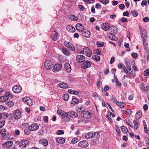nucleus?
<instances>
[{
  "label": "nucleus",
  "instance_id": "obj_1",
  "mask_svg": "<svg viewBox=\"0 0 149 149\" xmlns=\"http://www.w3.org/2000/svg\"><path fill=\"white\" fill-rule=\"evenodd\" d=\"M100 134L99 132H88L85 134V137L86 139L94 138L96 136Z\"/></svg>",
  "mask_w": 149,
  "mask_h": 149
},
{
  "label": "nucleus",
  "instance_id": "obj_2",
  "mask_svg": "<svg viewBox=\"0 0 149 149\" xmlns=\"http://www.w3.org/2000/svg\"><path fill=\"white\" fill-rule=\"evenodd\" d=\"M53 63L49 60H47L45 62V68L47 70H51L54 66Z\"/></svg>",
  "mask_w": 149,
  "mask_h": 149
},
{
  "label": "nucleus",
  "instance_id": "obj_3",
  "mask_svg": "<svg viewBox=\"0 0 149 149\" xmlns=\"http://www.w3.org/2000/svg\"><path fill=\"white\" fill-rule=\"evenodd\" d=\"M100 137V135L98 134L97 136H95L94 137V138H93L91 141L90 142V144L91 146H94L97 144V142L98 141Z\"/></svg>",
  "mask_w": 149,
  "mask_h": 149
},
{
  "label": "nucleus",
  "instance_id": "obj_4",
  "mask_svg": "<svg viewBox=\"0 0 149 149\" xmlns=\"http://www.w3.org/2000/svg\"><path fill=\"white\" fill-rule=\"evenodd\" d=\"M13 91L15 93H20L22 90L21 86L19 85H16L14 86L13 88Z\"/></svg>",
  "mask_w": 149,
  "mask_h": 149
},
{
  "label": "nucleus",
  "instance_id": "obj_5",
  "mask_svg": "<svg viewBox=\"0 0 149 149\" xmlns=\"http://www.w3.org/2000/svg\"><path fill=\"white\" fill-rule=\"evenodd\" d=\"M91 115L90 112L87 111H85L81 112V116L85 118H90Z\"/></svg>",
  "mask_w": 149,
  "mask_h": 149
},
{
  "label": "nucleus",
  "instance_id": "obj_6",
  "mask_svg": "<svg viewBox=\"0 0 149 149\" xmlns=\"http://www.w3.org/2000/svg\"><path fill=\"white\" fill-rule=\"evenodd\" d=\"M76 59L77 62L82 63L85 61V57L82 55H78L76 56Z\"/></svg>",
  "mask_w": 149,
  "mask_h": 149
},
{
  "label": "nucleus",
  "instance_id": "obj_7",
  "mask_svg": "<svg viewBox=\"0 0 149 149\" xmlns=\"http://www.w3.org/2000/svg\"><path fill=\"white\" fill-rule=\"evenodd\" d=\"M53 67V71L54 72H58L61 70L62 65L61 63L56 64L54 65Z\"/></svg>",
  "mask_w": 149,
  "mask_h": 149
},
{
  "label": "nucleus",
  "instance_id": "obj_8",
  "mask_svg": "<svg viewBox=\"0 0 149 149\" xmlns=\"http://www.w3.org/2000/svg\"><path fill=\"white\" fill-rule=\"evenodd\" d=\"M81 64V66L83 69H86L89 67L91 65V63L89 61H84Z\"/></svg>",
  "mask_w": 149,
  "mask_h": 149
},
{
  "label": "nucleus",
  "instance_id": "obj_9",
  "mask_svg": "<svg viewBox=\"0 0 149 149\" xmlns=\"http://www.w3.org/2000/svg\"><path fill=\"white\" fill-rule=\"evenodd\" d=\"M21 116V113L20 111L19 110H15L13 113V117L15 119H19Z\"/></svg>",
  "mask_w": 149,
  "mask_h": 149
},
{
  "label": "nucleus",
  "instance_id": "obj_10",
  "mask_svg": "<svg viewBox=\"0 0 149 149\" xmlns=\"http://www.w3.org/2000/svg\"><path fill=\"white\" fill-rule=\"evenodd\" d=\"M28 141L27 140H22L19 142V145L20 148H24L28 144Z\"/></svg>",
  "mask_w": 149,
  "mask_h": 149
},
{
  "label": "nucleus",
  "instance_id": "obj_11",
  "mask_svg": "<svg viewBox=\"0 0 149 149\" xmlns=\"http://www.w3.org/2000/svg\"><path fill=\"white\" fill-rule=\"evenodd\" d=\"M76 28L77 31L81 32L85 29L84 26L80 23H77L76 24Z\"/></svg>",
  "mask_w": 149,
  "mask_h": 149
},
{
  "label": "nucleus",
  "instance_id": "obj_12",
  "mask_svg": "<svg viewBox=\"0 0 149 149\" xmlns=\"http://www.w3.org/2000/svg\"><path fill=\"white\" fill-rule=\"evenodd\" d=\"M28 129L31 131H35L39 128V126L38 125L35 124H33L28 127Z\"/></svg>",
  "mask_w": 149,
  "mask_h": 149
},
{
  "label": "nucleus",
  "instance_id": "obj_13",
  "mask_svg": "<svg viewBox=\"0 0 149 149\" xmlns=\"http://www.w3.org/2000/svg\"><path fill=\"white\" fill-rule=\"evenodd\" d=\"M67 115L68 117L73 118H77L78 116V114L77 113L74 111H71L68 112Z\"/></svg>",
  "mask_w": 149,
  "mask_h": 149
},
{
  "label": "nucleus",
  "instance_id": "obj_14",
  "mask_svg": "<svg viewBox=\"0 0 149 149\" xmlns=\"http://www.w3.org/2000/svg\"><path fill=\"white\" fill-rule=\"evenodd\" d=\"M88 143L87 141H83L80 142L78 143V146L82 148L86 147L88 146Z\"/></svg>",
  "mask_w": 149,
  "mask_h": 149
},
{
  "label": "nucleus",
  "instance_id": "obj_15",
  "mask_svg": "<svg viewBox=\"0 0 149 149\" xmlns=\"http://www.w3.org/2000/svg\"><path fill=\"white\" fill-rule=\"evenodd\" d=\"M82 35L86 38H88L90 36L91 33L90 32L86 29H85L81 32Z\"/></svg>",
  "mask_w": 149,
  "mask_h": 149
},
{
  "label": "nucleus",
  "instance_id": "obj_16",
  "mask_svg": "<svg viewBox=\"0 0 149 149\" xmlns=\"http://www.w3.org/2000/svg\"><path fill=\"white\" fill-rule=\"evenodd\" d=\"M61 51L63 54L67 56H69L70 55V52L69 50L65 47H63Z\"/></svg>",
  "mask_w": 149,
  "mask_h": 149
},
{
  "label": "nucleus",
  "instance_id": "obj_17",
  "mask_svg": "<svg viewBox=\"0 0 149 149\" xmlns=\"http://www.w3.org/2000/svg\"><path fill=\"white\" fill-rule=\"evenodd\" d=\"M101 27L104 30L107 31L109 29L110 27V25L108 23H105L102 24Z\"/></svg>",
  "mask_w": 149,
  "mask_h": 149
},
{
  "label": "nucleus",
  "instance_id": "obj_18",
  "mask_svg": "<svg viewBox=\"0 0 149 149\" xmlns=\"http://www.w3.org/2000/svg\"><path fill=\"white\" fill-rule=\"evenodd\" d=\"M84 50L87 56L90 57L91 56L92 53V52L88 47H85L84 48Z\"/></svg>",
  "mask_w": 149,
  "mask_h": 149
},
{
  "label": "nucleus",
  "instance_id": "obj_19",
  "mask_svg": "<svg viewBox=\"0 0 149 149\" xmlns=\"http://www.w3.org/2000/svg\"><path fill=\"white\" fill-rule=\"evenodd\" d=\"M13 144V142L12 141H9L4 143L3 145V146L4 148L10 147L12 146Z\"/></svg>",
  "mask_w": 149,
  "mask_h": 149
},
{
  "label": "nucleus",
  "instance_id": "obj_20",
  "mask_svg": "<svg viewBox=\"0 0 149 149\" xmlns=\"http://www.w3.org/2000/svg\"><path fill=\"white\" fill-rule=\"evenodd\" d=\"M57 112L59 115H60L62 116L65 117H68V115H67L68 112L66 113L64 111H63L59 109L57 110Z\"/></svg>",
  "mask_w": 149,
  "mask_h": 149
},
{
  "label": "nucleus",
  "instance_id": "obj_21",
  "mask_svg": "<svg viewBox=\"0 0 149 149\" xmlns=\"http://www.w3.org/2000/svg\"><path fill=\"white\" fill-rule=\"evenodd\" d=\"M64 68L65 70H66L68 72H70L71 70V66L68 63H65L64 65Z\"/></svg>",
  "mask_w": 149,
  "mask_h": 149
},
{
  "label": "nucleus",
  "instance_id": "obj_22",
  "mask_svg": "<svg viewBox=\"0 0 149 149\" xmlns=\"http://www.w3.org/2000/svg\"><path fill=\"white\" fill-rule=\"evenodd\" d=\"M66 28L68 31L70 32H73L75 31V28L72 25H68L66 27Z\"/></svg>",
  "mask_w": 149,
  "mask_h": 149
},
{
  "label": "nucleus",
  "instance_id": "obj_23",
  "mask_svg": "<svg viewBox=\"0 0 149 149\" xmlns=\"http://www.w3.org/2000/svg\"><path fill=\"white\" fill-rule=\"evenodd\" d=\"M143 31H141V38L143 41H146L147 40V35L146 33H144Z\"/></svg>",
  "mask_w": 149,
  "mask_h": 149
},
{
  "label": "nucleus",
  "instance_id": "obj_24",
  "mask_svg": "<svg viewBox=\"0 0 149 149\" xmlns=\"http://www.w3.org/2000/svg\"><path fill=\"white\" fill-rule=\"evenodd\" d=\"M139 119L136 118L133 121V123L134 125V127L135 128V129H137L139 127Z\"/></svg>",
  "mask_w": 149,
  "mask_h": 149
},
{
  "label": "nucleus",
  "instance_id": "obj_25",
  "mask_svg": "<svg viewBox=\"0 0 149 149\" xmlns=\"http://www.w3.org/2000/svg\"><path fill=\"white\" fill-rule=\"evenodd\" d=\"M39 142L40 144H42L45 146H47L48 144L47 141L44 139H41L40 140Z\"/></svg>",
  "mask_w": 149,
  "mask_h": 149
},
{
  "label": "nucleus",
  "instance_id": "obj_26",
  "mask_svg": "<svg viewBox=\"0 0 149 149\" xmlns=\"http://www.w3.org/2000/svg\"><path fill=\"white\" fill-rule=\"evenodd\" d=\"M58 86L61 88L65 89L68 87V85L64 82H61L58 84Z\"/></svg>",
  "mask_w": 149,
  "mask_h": 149
},
{
  "label": "nucleus",
  "instance_id": "obj_27",
  "mask_svg": "<svg viewBox=\"0 0 149 149\" xmlns=\"http://www.w3.org/2000/svg\"><path fill=\"white\" fill-rule=\"evenodd\" d=\"M52 37L53 41H55L57 39L58 33L55 31L52 32Z\"/></svg>",
  "mask_w": 149,
  "mask_h": 149
},
{
  "label": "nucleus",
  "instance_id": "obj_28",
  "mask_svg": "<svg viewBox=\"0 0 149 149\" xmlns=\"http://www.w3.org/2000/svg\"><path fill=\"white\" fill-rule=\"evenodd\" d=\"M56 141L59 144H63L65 142V139L63 138L58 137L56 139Z\"/></svg>",
  "mask_w": 149,
  "mask_h": 149
},
{
  "label": "nucleus",
  "instance_id": "obj_29",
  "mask_svg": "<svg viewBox=\"0 0 149 149\" xmlns=\"http://www.w3.org/2000/svg\"><path fill=\"white\" fill-rule=\"evenodd\" d=\"M9 97L5 95L1 96L0 97V102H4L7 100Z\"/></svg>",
  "mask_w": 149,
  "mask_h": 149
},
{
  "label": "nucleus",
  "instance_id": "obj_30",
  "mask_svg": "<svg viewBox=\"0 0 149 149\" xmlns=\"http://www.w3.org/2000/svg\"><path fill=\"white\" fill-rule=\"evenodd\" d=\"M140 88L142 91V92L145 93H147V90L146 89L144 85L141 84L140 85Z\"/></svg>",
  "mask_w": 149,
  "mask_h": 149
},
{
  "label": "nucleus",
  "instance_id": "obj_31",
  "mask_svg": "<svg viewBox=\"0 0 149 149\" xmlns=\"http://www.w3.org/2000/svg\"><path fill=\"white\" fill-rule=\"evenodd\" d=\"M142 115V113L141 111H137V112L136 113L135 115V117L136 118H137L138 119H140Z\"/></svg>",
  "mask_w": 149,
  "mask_h": 149
},
{
  "label": "nucleus",
  "instance_id": "obj_32",
  "mask_svg": "<svg viewBox=\"0 0 149 149\" xmlns=\"http://www.w3.org/2000/svg\"><path fill=\"white\" fill-rule=\"evenodd\" d=\"M117 105L120 108H123L126 105V104L124 102H118L117 103Z\"/></svg>",
  "mask_w": 149,
  "mask_h": 149
},
{
  "label": "nucleus",
  "instance_id": "obj_33",
  "mask_svg": "<svg viewBox=\"0 0 149 149\" xmlns=\"http://www.w3.org/2000/svg\"><path fill=\"white\" fill-rule=\"evenodd\" d=\"M144 131L145 133H147L149 135V130L148 131L147 127V125L146 123L145 120L143 121Z\"/></svg>",
  "mask_w": 149,
  "mask_h": 149
},
{
  "label": "nucleus",
  "instance_id": "obj_34",
  "mask_svg": "<svg viewBox=\"0 0 149 149\" xmlns=\"http://www.w3.org/2000/svg\"><path fill=\"white\" fill-rule=\"evenodd\" d=\"M122 132L123 133H127L128 132L127 128L124 126H122L121 127Z\"/></svg>",
  "mask_w": 149,
  "mask_h": 149
},
{
  "label": "nucleus",
  "instance_id": "obj_35",
  "mask_svg": "<svg viewBox=\"0 0 149 149\" xmlns=\"http://www.w3.org/2000/svg\"><path fill=\"white\" fill-rule=\"evenodd\" d=\"M69 93L74 95H78L79 94V92L76 91L72 90L71 89L68 90V91Z\"/></svg>",
  "mask_w": 149,
  "mask_h": 149
},
{
  "label": "nucleus",
  "instance_id": "obj_36",
  "mask_svg": "<svg viewBox=\"0 0 149 149\" xmlns=\"http://www.w3.org/2000/svg\"><path fill=\"white\" fill-rule=\"evenodd\" d=\"M115 33H110L109 35L110 39L112 40H115Z\"/></svg>",
  "mask_w": 149,
  "mask_h": 149
},
{
  "label": "nucleus",
  "instance_id": "obj_37",
  "mask_svg": "<svg viewBox=\"0 0 149 149\" xmlns=\"http://www.w3.org/2000/svg\"><path fill=\"white\" fill-rule=\"evenodd\" d=\"M78 100L76 98H74L72 99V101L71 102V104H73V105H74L78 103Z\"/></svg>",
  "mask_w": 149,
  "mask_h": 149
},
{
  "label": "nucleus",
  "instance_id": "obj_38",
  "mask_svg": "<svg viewBox=\"0 0 149 149\" xmlns=\"http://www.w3.org/2000/svg\"><path fill=\"white\" fill-rule=\"evenodd\" d=\"M69 96L67 94H64L63 96V97L64 100L67 101L68 100Z\"/></svg>",
  "mask_w": 149,
  "mask_h": 149
},
{
  "label": "nucleus",
  "instance_id": "obj_39",
  "mask_svg": "<svg viewBox=\"0 0 149 149\" xmlns=\"http://www.w3.org/2000/svg\"><path fill=\"white\" fill-rule=\"evenodd\" d=\"M64 45L68 48H69L72 45L70 42L65 41L64 42Z\"/></svg>",
  "mask_w": 149,
  "mask_h": 149
},
{
  "label": "nucleus",
  "instance_id": "obj_40",
  "mask_svg": "<svg viewBox=\"0 0 149 149\" xmlns=\"http://www.w3.org/2000/svg\"><path fill=\"white\" fill-rule=\"evenodd\" d=\"M92 58L93 60L96 61H99L100 59V57L97 55L93 56L92 57Z\"/></svg>",
  "mask_w": 149,
  "mask_h": 149
},
{
  "label": "nucleus",
  "instance_id": "obj_41",
  "mask_svg": "<svg viewBox=\"0 0 149 149\" xmlns=\"http://www.w3.org/2000/svg\"><path fill=\"white\" fill-rule=\"evenodd\" d=\"M14 104V103L12 101L8 102L6 103V105L9 107H12Z\"/></svg>",
  "mask_w": 149,
  "mask_h": 149
},
{
  "label": "nucleus",
  "instance_id": "obj_42",
  "mask_svg": "<svg viewBox=\"0 0 149 149\" xmlns=\"http://www.w3.org/2000/svg\"><path fill=\"white\" fill-rule=\"evenodd\" d=\"M126 121L128 125L130 127H132V123L129 119L126 120Z\"/></svg>",
  "mask_w": 149,
  "mask_h": 149
},
{
  "label": "nucleus",
  "instance_id": "obj_43",
  "mask_svg": "<svg viewBox=\"0 0 149 149\" xmlns=\"http://www.w3.org/2000/svg\"><path fill=\"white\" fill-rule=\"evenodd\" d=\"M94 53L95 54L100 55L101 54V52L100 50L98 49H95L94 51Z\"/></svg>",
  "mask_w": 149,
  "mask_h": 149
},
{
  "label": "nucleus",
  "instance_id": "obj_44",
  "mask_svg": "<svg viewBox=\"0 0 149 149\" xmlns=\"http://www.w3.org/2000/svg\"><path fill=\"white\" fill-rule=\"evenodd\" d=\"M99 1L104 5H106L109 2L108 0H99Z\"/></svg>",
  "mask_w": 149,
  "mask_h": 149
},
{
  "label": "nucleus",
  "instance_id": "obj_45",
  "mask_svg": "<svg viewBox=\"0 0 149 149\" xmlns=\"http://www.w3.org/2000/svg\"><path fill=\"white\" fill-rule=\"evenodd\" d=\"M30 99L29 97H24L22 98V101L24 103H26Z\"/></svg>",
  "mask_w": 149,
  "mask_h": 149
},
{
  "label": "nucleus",
  "instance_id": "obj_46",
  "mask_svg": "<svg viewBox=\"0 0 149 149\" xmlns=\"http://www.w3.org/2000/svg\"><path fill=\"white\" fill-rule=\"evenodd\" d=\"M96 44L98 47H102L103 46L104 43L102 42H97Z\"/></svg>",
  "mask_w": 149,
  "mask_h": 149
},
{
  "label": "nucleus",
  "instance_id": "obj_47",
  "mask_svg": "<svg viewBox=\"0 0 149 149\" xmlns=\"http://www.w3.org/2000/svg\"><path fill=\"white\" fill-rule=\"evenodd\" d=\"M70 18L71 19L74 21H77L78 20V18L74 15H71L70 16Z\"/></svg>",
  "mask_w": 149,
  "mask_h": 149
},
{
  "label": "nucleus",
  "instance_id": "obj_48",
  "mask_svg": "<svg viewBox=\"0 0 149 149\" xmlns=\"http://www.w3.org/2000/svg\"><path fill=\"white\" fill-rule=\"evenodd\" d=\"M0 133L3 136H4L6 134V130L5 129H1V131L0 132Z\"/></svg>",
  "mask_w": 149,
  "mask_h": 149
},
{
  "label": "nucleus",
  "instance_id": "obj_49",
  "mask_svg": "<svg viewBox=\"0 0 149 149\" xmlns=\"http://www.w3.org/2000/svg\"><path fill=\"white\" fill-rule=\"evenodd\" d=\"M131 12L132 15H133L134 17H136L138 15L137 12L135 10H132Z\"/></svg>",
  "mask_w": 149,
  "mask_h": 149
},
{
  "label": "nucleus",
  "instance_id": "obj_50",
  "mask_svg": "<svg viewBox=\"0 0 149 149\" xmlns=\"http://www.w3.org/2000/svg\"><path fill=\"white\" fill-rule=\"evenodd\" d=\"M84 1L87 3H91L94 2V0H83Z\"/></svg>",
  "mask_w": 149,
  "mask_h": 149
},
{
  "label": "nucleus",
  "instance_id": "obj_51",
  "mask_svg": "<svg viewBox=\"0 0 149 149\" xmlns=\"http://www.w3.org/2000/svg\"><path fill=\"white\" fill-rule=\"evenodd\" d=\"M8 114L7 113H4L2 115V117L4 118H8Z\"/></svg>",
  "mask_w": 149,
  "mask_h": 149
},
{
  "label": "nucleus",
  "instance_id": "obj_52",
  "mask_svg": "<svg viewBox=\"0 0 149 149\" xmlns=\"http://www.w3.org/2000/svg\"><path fill=\"white\" fill-rule=\"evenodd\" d=\"M33 102L32 101V100L30 99L29 100H28V102H26V103L28 105L30 106L32 105Z\"/></svg>",
  "mask_w": 149,
  "mask_h": 149
},
{
  "label": "nucleus",
  "instance_id": "obj_53",
  "mask_svg": "<svg viewBox=\"0 0 149 149\" xmlns=\"http://www.w3.org/2000/svg\"><path fill=\"white\" fill-rule=\"evenodd\" d=\"M144 74L145 76H148L149 74V69H147L144 72Z\"/></svg>",
  "mask_w": 149,
  "mask_h": 149
},
{
  "label": "nucleus",
  "instance_id": "obj_54",
  "mask_svg": "<svg viewBox=\"0 0 149 149\" xmlns=\"http://www.w3.org/2000/svg\"><path fill=\"white\" fill-rule=\"evenodd\" d=\"M116 85L118 86H119L120 87L121 85V84L120 82L119 81L118 79H116Z\"/></svg>",
  "mask_w": 149,
  "mask_h": 149
},
{
  "label": "nucleus",
  "instance_id": "obj_55",
  "mask_svg": "<svg viewBox=\"0 0 149 149\" xmlns=\"http://www.w3.org/2000/svg\"><path fill=\"white\" fill-rule=\"evenodd\" d=\"M5 122L4 121H0V128L2 127L5 125Z\"/></svg>",
  "mask_w": 149,
  "mask_h": 149
},
{
  "label": "nucleus",
  "instance_id": "obj_56",
  "mask_svg": "<svg viewBox=\"0 0 149 149\" xmlns=\"http://www.w3.org/2000/svg\"><path fill=\"white\" fill-rule=\"evenodd\" d=\"M44 121L45 122L47 123L48 122V117L47 116H45L43 117Z\"/></svg>",
  "mask_w": 149,
  "mask_h": 149
},
{
  "label": "nucleus",
  "instance_id": "obj_57",
  "mask_svg": "<svg viewBox=\"0 0 149 149\" xmlns=\"http://www.w3.org/2000/svg\"><path fill=\"white\" fill-rule=\"evenodd\" d=\"M83 119L82 117H79L78 118V120L77 121V122L78 123H79L81 122H83Z\"/></svg>",
  "mask_w": 149,
  "mask_h": 149
},
{
  "label": "nucleus",
  "instance_id": "obj_58",
  "mask_svg": "<svg viewBox=\"0 0 149 149\" xmlns=\"http://www.w3.org/2000/svg\"><path fill=\"white\" fill-rule=\"evenodd\" d=\"M57 133L58 135H61L64 134V132L62 130H58L57 131Z\"/></svg>",
  "mask_w": 149,
  "mask_h": 149
},
{
  "label": "nucleus",
  "instance_id": "obj_59",
  "mask_svg": "<svg viewBox=\"0 0 149 149\" xmlns=\"http://www.w3.org/2000/svg\"><path fill=\"white\" fill-rule=\"evenodd\" d=\"M127 19L124 17H122L120 20V21L123 22H126L127 21Z\"/></svg>",
  "mask_w": 149,
  "mask_h": 149
},
{
  "label": "nucleus",
  "instance_id": "obj_60",
  "mask_svg": "<svg viewBox=\"0 0 149 149\" xmlns=\"http://www.w3.org/2000/svg\"><path fill=\"white\" fill-rule=\"evenodd\" d=\"M80 10L81 11H83L84 10L85 8L84 6L82 5H79V6Z\"/></svg>",
  "mask_w": 149,
  "mask_h": 149
},
{
  "label": "nucleus",
  "instance_id": "obj_61",
  "mask_svg": "<svg viewBox=\"0 0 149 149\" xmlns=\"http://www.w3.org/2000/svg\"><path fill=\"white\" fill-rule=\"evenodd\" d=\"M116 131L117 134L119 135L120 134V130L119 128L117 126L116 128Z\"/></svg>",
  "mask_w": 149,
  "mask_h": 149
},
{
  "label": "nucleus",
  "instance_id": "obj_62",
  "mask_svg": "<svg viewBox=\"0 0 149 149\" xmlns=\"http://www.w3.org/2000/svg\"><path fill=\"white\" fill-rule=\"evenodd\" d=\"M70 50L74 51L75 50V48L74 46H73L72 45L69 48Z\"/></svg>",
  "mask_w": 149,
  "mask_h": 149
},
{
  "label": "nucleus",
  "instance_id": "obj_63",
  "mask_svg": "<svg viewBox=\"0 0 149 149\" xmlns=\"http://www.w3.org/2000/svg\"><path fill=\"white\" fill-rule=\"evenodd\" d=\"M147 2L146 1H142V2L141 3V5L142 6H143V5L146 6L147 5Z\"/></svg>",
  "mask_w": 149,
  "mask_h": 149
},
{
  "label": "nucleus",
  "instance_id": "obj_64",
  "mask_svg": "<svg viewBox=\"0 0 149 149\" xmlns=\"http://www.w3.org/2000/svg\"><path fill=\"white\" fill-rule=\"evenodd\" d=\"M149 18L147 17H145L143 19V21L145 22H148L149 21Z\"/></svg>",
  "mask_w": 149,
  "mask_h": 149
}]
</instances>
